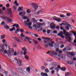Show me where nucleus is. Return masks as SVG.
I'll return each mask as SVG.
<instances>
[{"instance_id":"1","label":"nucleus","mask_w":76,"mask_h":76,"mask_svg":"<svg viewBox=\"0 0 76 76\" xmlns=\"http://www.w3.org/2000/svg\"><path fill=\"white\" fill-rule=\"evenodd\" d=\"M46 54H49L51 56H57V53L52 51H49Z\"/></svg>"},{"instance_id":"2","label":"nucleus","mask_w":76,"mask_h":76,"mask_svg":"<svg viewBox=\"0 0 76 76\" xmlns=\"http://www.w3.org/2000/svg\"><path fill=\"white\" fill-rule=\"evenodd\" d=\"M50 28L54 30L55 29V28H56V24L53 23H51L50 25Z\"/></svg>"},{"instance_id":"3","label":"nucleus","mask_w":76,"mask_h":76,"mask_svg":"<svg viewBox=\"0 0 76 76\" xmlns=\"http://www.w3.org/2000/svg\"><path fill=\"white\" fill-rule=\"evenodd\" d=\"M31 5H32L33 7L35 10L38 8V4H35V3H32L31 4Z\"/></svg>"},{"instance_id":"4","label":"nucleus","mask_w":76,"mask_h":76,"mask_svg":"<svg viewBox=\"0 0 76 76\" xmlns=\"http://www.w3.org/2000/svg\"><path fill=\"white\" fill-rule=\"evenodd\" d=\"M48 40H46V41H45V40H43L44 42L46 44H50V41H53L52 39H51L50 38Z\"/></svg>"},{"instance_id":"5","label":"nucleus","mask_w":76,"mask_h":76,"mask_svg":"<svg viewBox=\"0 0 76 76\" xmlns=\"http://www.w3.org/2000/svg\"><path fill=\"white\" fill-rule=\"evenodd\" d=\"M58 56L59 57H60V58H61L63 60H64L66 58V56L64 55H58Z\"/></svg>"},{"instance_id":"6","label":"nucleus","mask_w":76,"mask_h":76,"mask_svg":"<svg viewBox=\"0 0 76 76\" xmlns=\"http://www.w3.org/2000/svg\"><path fill=\"white\" fill-rule=\"evenodd\" d=\"M4 45L3 44H1L0 45V47L1 48V52H3L4 51Z\"/></svg>"},{"instance_id":"7","label":"nucleus","mask_w":76,"mask_h":76,"mask_svg":"<svg viewBox=\"0 0 76 76\" xmlns=\"http://www.w3.org/2000/svg\"><path fill=\"white\" fill-rule=\"evenodd\" d=\"M67 54H70V55H71V57H73L75 54V53L74 52L70 53V52H67Z\"/></svg>"},{"instance_id":"8","label":"nucleus","mask_w":76,"mask_h":76,"mask_svg":"<svg viewBox=\"0 0 76 76\" xmlns=\"http://www.w3.org/2000/svg\"><path fill=\"white\" fill-rule=\"evenodd\" d=\"M4 18L7 19L8 22H9V23H11V22H12V19L11 18H9V17H4Z\"/></svg>"},{"instance_id":"9","label":"nucleus","mask_w":76,"mask_h":76,"mask_svg":"<svg viewBox=\"0 0 76 76\" xmlns=\"http://www.w3.org/2000/svg\"><path fill=\"white\" fill-rule=\"evenodd\" d=\"M34 28H35V29H38V28H40V26H38V25H37L36 24H34V25L33 26Z\"/></svg>"},{"instance_id":"10","label":"nucleus","mask_w":76,"mask_h":76,"mask_svg":"<svg viewBox=\"0 0 76 76\" xmlns=\"http://www.w3.org/2000/svg\"><path fill=\"white\" fill-rule=\"evenodd\" d=\"M71 26H72L71 25L68 23H67V30H69V28H70V27H71Z\"/></svg>"},{"instance_id":"11","label":"nucleus","mask_w":76,"mask_h":76,"mask_svg":"<svg viewBox=\"0 0 76 76\" xmlns=\"http://www.w3.org/2000/svg\"><path fill=\"white\" fill-rule=\"evenodd\" d=\"M41 75L42 76H48V74L46 73H44L43 72H42L41 73Z\"/></svg>"},{"instance_id":"12","label":"nucleus","mask_w":76,"mask_h":76,"mask_svg":"<svg viewBox=\"0 0 76 76\" xmlns=\"http://www.w3.org/2000/svg\"><path fill=\"white\" fill-rule=\"evenodd\" d=\"M67 41H68V42H70L71 41V40H72V39H71V37H67Z\"/></svg>"},{"instance_id":"13","label":"nucleus","mask_w":76,"mask_h":76,"mask_svg":"<svg viewBox=\"0 0 76 76\" xmlns=\"http://www.w3.org/2000/svg\"><path fill=\"white\" fill-rule=\"evenodd\" d=\"M14 39L15 40V41L18 42H20V39H19L16 37H14Z\"/></svg>"},{"instance_id":"14","label":"nucleus","mask_w":76,"mask_h":76,"mask_svg":"<svg viewBox=\"0 0 76 76\" xmlns=\"http://www.w3.org/2000/svg\"><path fill=\"white\" fill-rule=\"evenodd\" d=\"M29 21H30V20H29V19H27L26 21H24V23L26 26H28V23H27V22H29Z\"/></svg>"},{"instance_id":"15","label":"nucleus","mask_w":76,"mask_h":76,"mask_svg":"<svg viewBox=\"0 0 76 76\" xmlns=\"http://www.w3.org/2000/svg\"><path fill=\"white\" fill-rule=\"evenodd\" d=\"M4 27L6 29H9V27L8 26V25L7 24H5L4 25Z\"/></svg>"},{"instance_id":"16","label":"nucleus","mask_w":76,"mask_h":76,"mask_svg":"<svg viewBox=\"0 0 76 76\" xmlns=\"http://www.w3.org/2000/svg\"><path fill=\"white\" fill-rule=\"evenodd\" d=\"M23 10V7H18V11L19 12V11H22Z\"/></svg>"},{"instance_id":"17","label":"nucleus","mask_w":76,"mask_h":76,"mask_svg":"<svg viewBox=\"0 0 76 76\" xmlns=\"http://www.w3.org/2000/svg\"><path fill=\"white\" fill-rule=\"evenodd\" d=\"M54 20H55L57 22H60V19L57 18H54Z\"/></svg>"},{"instance_id":"18","label":"nucleus","mask_w":76,"mask_h":76,"mask_svg":"<svg viewBox=\"0 0 76 76\" xmlns=\"http://www.w3.org/2000/svg\"><path fill=\"white\" fill-rule=\"evenodd\" d=\"M7 11H8L9 13H10L12 12V9H10V8H7Z\"/></svg>"},{"instance_id":"19","label":"nucleus","mask_w":76,"mask_h":76,"mask_svg":"<svg viewBox=\"0 0 76 76\" xmlns=\"http://www.w3.org/2000/svg\"><path fill=\"white\" fill-rule=\"evenodd\" d=\"M59 47V45L58 44H55L54 46L55 48H58Z\"/></svg>"},{"instance_id":"20","label":"nucleus","mask_w":76,"mask_h":76,"mask_svg":"<svg viewBox=\"0 0 76 76\" xmlns=\"http://www.w3.org/2000/svg\"><path fill=\"white\" fill-rule=\"evenodd\" d=\"M17 2L18 1H15L14 2V4H15V6H17L18 7V6H19V4H18Z\"/></svg>"},{"instance_id":"21","label":"nucleus","mask_w":76,"mask_h":76,"mask_svg":"<svg viewBox=\"0 0 76 76\" xmlns=\"http://www.w3.org/2000/svg\"><path fill=\"white\" fill-rule=\"evenodd\" d=\"M22 51H26L27 50V49H26V47H24L22 48Z\"/></svg>"},{"instance_id":"22","label":"nucleus","mask_w":76,"mask_h":76,"mask_svg":"<svg viewBox=\"0 0 76 76\" xmlns=\"http://www.w3.org/2000/svg\"><path fill=\"white\" fill-rule=\"evenodd\" d=\"M14 30H15V27H13L12 28H10V32H12V31H13Z\"/></svg>"},{"instance_id":"23","label":"nucleus","mask_w":76,"mask_h":76,"mask_svg":"<svg viewBox=\"0 0 76 76\" xmlns=\"http://www.w3.org/2000/svg\"><path fill=\"white\" fill-rule=\"evenodd\" d=\"M27 70L28 72H30V71H31V68H30V67H28L26 69Z\"/></svg>"},{"instance_id":"24","label":"nucleus","mask_w":76,"mask_h":76,"mask_svg":"<svg viewBox=\"0 0 76 76\" xmlns=\"http://www.w3.org/2000/svg\"><path fill=\"white\" fill-rule=\"evenodd\" d=\"M17 62L18 64H22V61L20 60H18Z\"/></svg>"},{"instance_id":"25","label":"nucleus","mask_w":76,"mask_h":76,"mask_svg":"<svg viewBox=\"0 0 76 76\" xmlns=\"http://www.w3.org/2000/svg\"><path fill=\"white\" fill-rule=\"evenodd\" d=\"M42 39H50V38H45V37H42Z\"/></svg>"},{"instance_id":"26","label":"nucleus","mask_w":76,"mask_h":76,"mask_svg":"<svg viewBox=\"0 0 76 76\" xmlns=\"http://www.w3.org/2000/svg\"><path fill=\"white\" fill-rule=\"evenodd\" d=\"M61 70L62 71H65L66 70V68L65 67H62L61 68Z\"/></svg>"},{"instance_id":"27","label":"nucleus","mask_w":76,"mask_h":76,"mask_svg":"<svg viewBox=\"0 0 76 76\" xmlns=\"http://www.w3.org/2000/svg\"><path fill=\"white\" fill-rule=\"evenodd\" d=\"M5 38V35H3L1 36V39H4Z\"/></svg>"},{"instance_id":"28","label":"nucleus","mask_w":76,"mask_h":76,"mask_svg":"<svg viewBox=\"0 0 76 76\" xmlns=\"http://www.w3.org/2000/svg\"><path fill=\"white\" fill-rule=\"evenodd\" d=\"M33 41L34 42L35 44L37 45V44H38V42L37 41H35V39H33Z\"/></svg>"},{"instance_id":"29","label":"nucleus","mask_w":76,"mask_h":76,"mask_svg":"<svg viewBox=\"0 0 76 76\" xmlns=\"http://www.w3.org/2000/svg\"><path fill=\"white\" fill-rule=\"evenodd\" d=\"M25 38L27 40V41H30V39H31L30 38V37H25Z\"/></svg>"},{"instance_id":"30","label":"nucleus","mask_w":76,"mask_h":76,"mask_svg":"<svg viewBox=\"0 0 76 76\" xmlns=\"http://www.w3.org/2000/svg\"><path fill=\"white\" fill-rule=\"evenodd\" d=\"M12 74H14V75H15V76H19V74H18L17 73L15 74V73L13 72H12Z\"/></svg>"},{"instance_id":"31","label":"nucleus","mask_w":76,"mask_h":76,"mask_svg":"<svg viewBox=\"0 0 76 76\" xmlns=\"http://www.w3.org/2000/svg\"><path fill=\"white\" fill-rule=\"evenodd\" d=\"M71 35H72V34H71V33L70 32H67V36H71Z\"/></svg>"},{"instance_id":"32","label":"nucleus","mask_w":76,"mask_h":76,"mask_svg":"<svg viewBox=\"0 0 76 76\" xmlns=\"http://www.w3.org/2000/svg\"><path fill=\"white\" fill-rule=\"evenodd\" d=\"M24 58L26 60H28L29 59V57H28V55L24 57Z\"/></svg>"},{"instance_id":"33","label":"nucleus","mask_w":76,"mask_h":76,"mask_svg":"<svg viewBox=\"0 0 76 76\" xmlns=\"http://www.w3.org/2000/svg\"><path fill=\"white\" fill-rule=\"evenodd\" d=\"M40 67L42 70H44V69H45V67L44 66H42Z\"/></svg>"},{"instance_id":"34","label":"nucleus","mask_w":76,"mask_h":76,"mask_svg":"<svg viewBox=\"0 0 76 76\" xmlns=\"http://www.w3.org/2000/svg\"><path fill=\"white\" fill-rule=\"evenodd\" d=\"M20 36L22 38V37H23L24 38H25V36H24L23 34V33H21V34L20 35Z\"/></svg>"},{"instance_id":"35","label":"nucleus","mask_w":76,"mask_h":76,"mask_svg":"<svg viewBox=\"0 0 76 76\" xmlns=\"http://www.w3.org/2000/svg\"><path fill=\"white\" fill-rule=\"evenodd\" d=\"M45 72L46 73H48V72H49V70H48V69H45Z\"/></svg>"},{"instance_id":"36","label":"nucleus","mask_w":76,"mask_h":76,"mask_svg":"<svg viewBox=\"0 0 76 76\" xmlns=\"http://www.w3.org/2000/svg\"><path fill=\"white\" fill-rule=\"evenodd\" d=\"M44 46L45 48H48V45L47 44H45L44 45Z\"/></svg>"},{"instance_id":"37","label":"nucleus","mask_w":76,"mask_h":76,"mask_svg":"<svg viewBox=\"0 0 76 76\" xmlns=\"http://www.w3.org/2000/svg\"><path fill=\"white\" fill-rule=\"evenodd\" d=\"M12 8H13V10H16V9H17V7H15V6H13Z\"/></svg>"},{"instance_id":"38","label":"nucleus","mask_w":76,"mask_h":76,"mask_svg":"<svg viewBox=\"0 0 76 76\" xmlns=\"http://www.w3.org/2000/svg\"><path fill=\"white\" fill-rule=\"evenodd\" d=\"M49 46L50 47H53V45L51 43H50L49 44Z\"/></svg>"},{"instance_id":"39","label":"nucleus","mask_w":76,"mask_h":76,"mask_svg":"<svg viewBox=\"0 0 76 76\" xmlns=\"http://www.w3.org/2000/svg\"><path fill=\"white\" fill-rule=\"evenodd\" d=\"M32 20L33 21H34V22H37V20H35V18H32Z\"/></svg>"},{"instance_id":"40","label":"nucleus","mask_w":76,"mask_h":76,"mask_svg":"<svg viewBox=\"0 0 76 76\" xmlns=\"http://www.w3.org/2000/svg\"><path fill=\"white\" fill-rule=\"evenodd\" d=\"M37 47L38 48V49H39V50H41V49L42 48L41 47V46H40V45H37Z\"/></svg>"},{"instance_id":"41","label":"nucleus","mask_w":76,"mask_h":76,"mask_svg":"<svg viewBox=\"0 0 76 76\" xmlns=\"http://www.w3.org/2000/svg\"><path fill=\"white\" fill-rule=\"evenodd\" d=\"M4 24H5V22H4V21H3L1 22V24L2 25H5Z\"/></svg>"},{"instance_id":"42","label":"nucleus","mask_w":76,"mask_h":76,"mask_svg":"<svg viewBox=\"0 0 76 76\" xmlns=\"http://www.w3.org/2000/svg\"><path fill=\"white\" fill-rule=\"evenodd\" d=\"M26 12L28 13H29L30 12H31V11L29 9H28L26 10Z\"/></svg>"},{"instance_id":"43","label":"nucleus","mask_w":76,"mask_h":76,"mask_svg":"<svg viewBox=\"0 0 76 76\" xmlns=\"http://www.w3.org/2000/svg\"><path fill=\"white\" fill-rule=\"evenodd\" d=\"M3 71H4V72L5 73V75H7V73H8L6 71H5L4 70H3Z\"/></svg>"},{"instance_id":"44","label":"nucleus","mask_w":76,"mask_h":76,"mask_svg":"<svg viewBox=\"0 0 76 76\" xmlns=\"http://www.w3.org/2000/svg\"><path fill=\"white\" fill-rule=\"evenodd\" d=\"M63 32H64V34L66 35V30H63Z\"/></svg>"},{"instance_id":"45","label":"nucleus","mask_w":76,"mask_h":76,"mask_svg":"<svg viewBox=\"0 0 76 76\" xmlns=\"http://www.w3.org/2000/svg\"><path fill=\"white\" fill-rule=\"evenodd\" d=\"M34 36L35 37H39V36L37 34H34Z\"/></svg>"},{"instance_id":"46","label":"nucleus","mask_w":76,"mask_h":76,"mask_svg":"<svg viewBox=\"0 0 76 76\" xmlns=\"http://www.w3.org/2000/svg\"><path fill=\"white\" fill-rule=\"evenodd\" d=\"M46 32H47V33L48 34H50V30H47Z\"/></svg>"},{"instance_id":"47","label":"nucleus","mask_w":76,"mask_h":76,"mask_svg":"<svg viewBox=\"0 0 76 76\" xmlns=\"http://www.w3.org/2000/svg\"><path fill=\"white\" fill-rule=\"evenodd\" d=\"M26 53H27V52L26 51H24L23 52V54L24 55V56H25V55H26Z\"/></svg>"},{"instance_id":"48","label":"nucleus","mask_w":76,"mask_h":76,"mask_svg":"<svg viewBox=\"0 0 76 76\" xmlns=\"http://www.w3.org/2000/svg\"><path fill=\"white\" fill-rule=\"evenodd\" d=\"M53 33L54 34H57V31H56L54 30L53 32Z\"/></svg>"},{"instance_id":"49","label":"nucleus","mask_w":76,"mask_h":76,"mask_svg":"<svg viewBox=\"0 0 76 76\" xmlns=\"http://www.w3.org/2000/svg\"><path fill=\"white\" fill-rule=\"evenodd\" d=\"M52 61V59L49 58V60H47V61Z\"/></svg>"},{"instance_id":"50","label":"nucleus","mask_w":76,"mask_h":76,"mask_svg":"<svg viewBox=\"0 0 76 76\" xmlns=\"http://www.w3.org/2000/svg\"><path fill=\"white\" fill-rule=\"evenodd\" d=\"M19 71L20 73H22V69H19Z\"/></svg>"},{"instance_id":"51","label":"nucleus","mask_w":76,"mask_h":76,"mask_svg":"<svg viewBox=\"0 0 76 76\" xmlns=\"http://www.w3.org/2000/svg\"><path fill=\"white\" fill-rule=\"evenodd\" d=\"M12 44H13V46H14V47H15L16 46V43H12Z\"/></svg>"},{"instance_id":"52","label":"nucleus","mask_w":76,"mask_h":76,"mask_svg":"<svg viewBox=\"0 0 76 76\" xmlns=\"http://www.w3.org/2000/svg\"><path fill=\"white\" fill-rule=\"evenodd\" d=\"M71 75V73L70 72H67V76H69V75Z\"/></svg>"},{"instance_id":"53","label":"nucleus","mask_w":76,"mask_h":76,"mask_svg":"<svg viewBox=\"0 0 76 76\" xmlns=\"http://www.w3.org/2000/svg\"><path fill=\"white\" fill-rule=\"evenodd\" d=\"M54 72V70H53L51 71V73L52 74V75H53L54 73V72Z\"/></svg>"},{"instance_id":"54","label":"nucleus","mask_w":76,"mask_h":76,"mask_svg":"<svg viewBox=\"0 0 76 76\" xmlns=\"http://www.w3.org/2000/svg\"><path fill=\"white\" fill-rule=\"evenodd\" d=\"M15 60H14L13 61H18V60L17 59V58H14Z\"/></svg>"},{"instance_id":"55","label":"nucleus","mask_w":76,"mask_h":76,"mask_svg":"<svg viewBox=\"0 0 76 76\" xmlns=\"http://www.w3.org/2000/svg\"><path fill=\"white\" fill-rule=\"evenodd\" d=\"M32 25V23L31 22H29L28 24V26H31Z\"/></svg>"},{"instance_id":"56","label":"nucleus","mask_w":76,"mask_h":76,"mask_svg":"<svg viewBox=\"0 0 76 76\" xmlns=\"http://www.w3.org/2000/svg\"><path fill=\"white\" fill-rule=\"evenodd\" d=\"M56 48V49L55 50L56 51H57V52H58V51H59V48Z\"/></svg>"},{"instance_id":"57","label":"nucleus","mask_w":76,"mask_h":76,"mask_svg":"<svg viewBox=\"0 0 76 76\" xmlns=\"http://www.w3.org/2000/svg\"><path fill=\"white\" fill-rule=\"evenodd\" d=\"M54 69V67L52 66L51 67V68H50V70H53V69Z\"/></svg>"},{"instance_id":"58","label":"nucleus","mask_w":76,"mask_h":76,"mask_svg":"<svg viewBox=\"0 0 76 76\" xmlns=\"http://www.w3.org/2000/svg\"><path fill=\"white\" fill-rule=\"evenodd\" d=\"M71 48H70V46H69L68 47V50H71Z\"/></svg>"},{"instance_id":"59","label":"nucleus","mask_w":76,"mask_h":76,"mask_svg":"<svg viewBox=\"0 0 76 76\" xmlns=\"http://www.w3.org/2000/svg\"><path fill=\"white\" fill-rule=\"evenodd\" d=\"M59 33L61 34V35H63V34H64V33H63V31H60Z\"/></svg>"},{"instance_id":"60","label":"nucleus","mask_w":76,"mask_h":76,"mask_svg":"<svg viewBox=\"0 0 76 76\" xmlns=\"http://www.w3.org/2000/svg\"><path fill=\"white\" fill-rule=\"evenodd\" d=\"M6 6L7 7H9V6H10V5H9V4H6Z\"/></svg>"},{"instance_id":"61","label":"nucleus","mask_w":76,"mask_h":76,"mask_svg":"<svg viewBox=\"0 0 76 76\" xmlns=\"http://www.w3.org/2000/svg\"><path fill=\"white\" fill-rule=\"evenodd\" d=\"M2 10L4 11L5 10H6V8L5 7H2Z\"/></svg>"},{"instance_id":"62","label":"nucleus","mask_w":76,"mask_h":76,"mask_svg":"<svg viewBox=\"0 0 76 76\" xmlns=\"http://www.w3.org/2000/svg\"><path fill=\"white\" fill-rule=\"evenodd\" d=\"M24 31V30H23V28H21V29L20 30V31L21 32H23Z\"/></svg>"},{"instance_id":"63","label":"nucleus","mask_w":76,"mask_h":76,"mask_svg":"<svg viewBox=\"0 0 76 76\" xmlns=\"http://www.w3.org/2000/svg\"><path fill=\"white\" fill-rule=\"evenodd\" d=\"M2 42L3 43H5L6 42V40L5 39H4L2 40Z\"/></svg>"},{"instance_id":"64","label":"nucleus","mask_w":76,"mask_h":76,"mask_svg":"<svg viewBox=\"0 0 76 76\" xmlns=\"http://www.w3.org/2000/svg\"><path fill=\"white\" fill-rule=\"evenodd\" d=\"M60 17H61V18H64V15H60Z\"/></svg>"}]
</instances>
